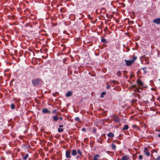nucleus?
Listing matches in <instances>:
<instances>
[{"mask_svg":"<svg viewBox=\"0 0 160 160\" xmlns=\"http://www.w3.org/2000/svg\"><path fill=\"white\" fill-rule=\"evenodd\" d=\"M137 57L136 56H133L132 58L129 60H125L124 61L125 62V64L127 66H131L133 63L136 60Z\"/></svg>","mask_w":160,"mask_h":160,"instance_id":"f257e3e1","label":"nucleus"},{"mask_svg":"<svg viewBox=\"0 0 160 160\" xmlns=\"http://www.w3.org/2000/svg\"><path fill=\"white\" fill-rule=\"evenodd\" d=\"M40 80V79L38 78L32 80V81L33 86H35V85H38Z\"/></svg>","mask_w":160,"mask_h":160,"instance_id":"f03ea898","label":"nucleus"},{"mask_svg":"<svg viewBox=\"0 0 160 160\" xmlns=\"http://www.w3.org/2000/svg\"><path fill=\"white\" fill-rule=\"evenodd\" d=\"M153 22L156 23L157 24H159L160 23V18H156L153 20Z\"/></svg>","mask_w":160,"mask_h":160,"instance_id":"7ed1b4c3","label":"nucleus"},{"mask_svg":"<svg viewBox=\"0 0 160 160\" xmlns=\"http://www.w3.org/2000/svg\"><path fill=\"white\" fill-rule=\"evenodd\" d=\"M144 154L147 156H149L150 155V153L148 151V148L146 147L144 148Z\"/></svg>","mask_w":160,"mask_h":160,"instance_id":"20e7f679","label":"nucleus"},{"mask_svg":"<svg viewBox=\"0 0 160 160\" xmlns=\"http://www.w3.org/2000/svg\"><path fill=\"white\" fill-rule=\"evenodd\" d=\"M114 116L115 117L113 119L114 121L117 123H119L120 122V119L118 117H116V115H114Z\"/></svg>","mask_w":160,"mask_h":160,"instance_id":"39448f33","label":"nucleus"},{"mask_svg":"<svg viewBox=\"0 0 160 160\" xmlns=\"http://www.w3.org/2000/svg\"><path fill=\"white\" fill-rule=\"evenodd\" d=\"M42 112L44 113H50V112L47 108H44L42 111Z\"/></svg>","mask_w":160,"mask_h":160,"instance_id":"423d86ee","label":"nucleus"},{"mask_svg":"<svg viewBox=\"0 0 160 160\" xmlns=\"http://www.w3.org/2000/svg\"><path fill=\"white\" fill-rule=\"evenodd\" d=\"M137 82L138 85L140 86H142L144 84V83L143 82H142L139 79L137 80Z\"/></svg>","mask_w":160,"mask_h":160,"instance_id":"0eeeda50","label":"nucleus"},{"mask_svg":"<svg viewBox=\"0 0 160 160\" xmlns=\"http://www.w3.org/2000/svg\"><path fill=\"white\" fill-rule=\"evenodd\" d=\"M66 157L67 158H71V156L70 155V152L68 151H67L66 152Z\"/></svg>","mask_w":160,"mask_h":160,"instance_id":"6e6552de","label":"nucleus"},{"mask_svg":"<svg viewBox=\"0 0 160 160\" xmlns=\"http://www.w3.org/2000/svg\"><path fill=\"white\" fill-rule=\"evenodd\" d=\"M53 119V121L56 122L59 119V118L57 115H54L52 117Z\"/></svg>","mask_w":160,"mask_h":160,"instance_id":"1a4fd4ad","label":"nucleus"},{"mask_svg":"<svg viewBox=\"0 0 160 160\" xmlns=\"http://www.w3.org/2000/svg\"><path fill=\"white\" fill-rule=\"evenodd\" d=\"M100 158V156L98 154H96L93 157V160H99V158Z\"/></svg>","mask_w":160,"mask_h":160,"instance_id":"9d476101","label":"nucleus"},{"mask_svg":"<svg viewBox=\"0 0 160 160\" xmlns=\"http://www.w3.org/2000/svg\"><path fill=\"white\" fill-rule=\"evenodd\" d=\"M72 92L71 91H68L66 94V96L67 97H69L72 95Z\"/></svg>","mask_w":160,"mask_h":160,"instance_id":"9b49d317","label":"nucleus"},{"mask_svg":"<svg viewBox=\"0 0 160 160\" xmlns=\"http://www.w3.org/2000/svg\"><path fill=\"white\" fill-rule=\"evenodd\" d=\"M107 136L109 137L112 138L114 137V134L112 132H110L108 134Z\"/></svg>","mask_w":160,"mask_h":160,"instance_id":"f8f14e48","label":"nucleus"},{"mask_svg":"<svg viewBox=\"0 0 160 160\" xmlns=\"http://www.w3.org/2000/svg\"><path fill=\"white\" fill-rule=\"evenodd\" d=\"M101 12L103 14H105L106 11V9L104 8H102L101 9Z\"/></svg>","mask_w":160,"mask_h":160,"instance_id":"ddd939ff","label":"nucleus"},{"mask_svg":"<svg viewBox=\"0 0 160 160\" xmlns=\"http://www.w3.org/2000/svg\"><path fill=\"white\" fill-rule=\"evenodd\" d=\"M29 157V154L28 153L25 154L24 156H23L22 159L24 160H26Z\"/></svg>","mask_w":160,"mask_h":160,"instance_id":"4468645a","label":"nucleus"},{"mask_svg":"<svg viewBox=\"0 0 160 160\" xmlns=\"http://www.w3.org/2000/svg\"><path fill=\"white\" fill-rule=\"evenodd\" d=\"M147 68L146 67H144L143 68H142L141 69L142 70L144 71V74H145V73L148 72V71L147 70Z\"/></svg>","mask_w":160,"mask_h":160,"instance_id":"2eb2a0df","label":"nucleus"},{"mask_svg":"<svg viewBox=\"0 0 160 160\" xmlns=\"http://www.w3.org/2000/svg\"><path fill=\"white\" fill-rule=\"evenodd\" d=\"M129 128V126L128 125H124V127L122 129V130L124 131V130H128Z\"/></svg>","mask_w":160,"mask_h":160,"instance_id":"dca6fc26","label":"nucleus"},{"mask_svg":"<svg viewBox=\"0 0 160 160\" xmlns=\"http://www.w3.org/2000/svg\"><path fill=\"white\" fill-rule=\"evenodd\" d=\"M128 158L127 156H124L122 157L121 160H128Z\"/></svg>","mask_w":160,"mask_h":160,"instance_id":"f3484780","label":"nucleus"},{"mask_svg":"<svg viewBox=\"0 0 160 160\" xmlns=\"http://www.w3.org/2000/svg\"><path fill=\"white\" fill-rule=\"evenodd\" d=\"M30 17L31 19H35L36 18V16L35 15L32 14H31Z\"/></svg>","mask_w":160,"mask_h":160,"instance_id":"a211bd4d","label":"nucleus"},{"mask_svg":"<svg viewBox=\"0 0 160 160\" xmlns=\"http://www.w3.org/2000/svg\"><path fill=\"white\" fill-rule=\"evenodd\" d=\"M122 74V72L120 70L118 71L116 73L118 77H120Z\"/></svg>","mask_w":160,"mask_h":160,"instance_id":"6ab92c4d","label":"nucleus"},{"mask_svg":"<svg viewBox=\"0 0 160 160\" xmlns=\"http://www.w3.org/2000/svg\"><path fill=\"white\" fill-rule=\"evenodd\" d=\"M77 153V152L75 150H73L72 152V154L73 156H75Z\"/></svg>","mask_w":160,"mask_h":160,"instance_id":"aec40b11","label":"nucleus"},{"mask_svg":"<svg viewBox=\"0 0 160 160\" xmlns=\"http://www.w3.org/2000/svg\"><path fill=\"white\" fill-rule=\"evenodd\" d=\"M11 108L12 109H14L15 108V106L14 104L12 103L11 105Z\"/></svg>","mask_w":160,"mask_h":160,"instance_id":"412c9836","label":"nucleus"},{"mask_svg":"<svg viewBox=\"0 0 160 160\" xmlns=\"http://www.w3.org/2000/svg\"><path fill=\"white\" fill-rule=\"evenodd\" d=\"M132 127L133 128H136L137 130H139V128L138 126L136 124H133L132 125Z\"/></svg>","mask_w":160,"mask_h":160,"instance_id":"4be33fe9","label":"nucleus"},{"mask_svg":"<svg viewBox=\"0 0 160 160\" xmlns=\"http://www.w3.org/2000/svg\"><path fill=\"white\" fill-rule=\"evenodd\" d=\"M113 142H114L115 143L118 144H121V142L118 141L117 140H113Z\"/></svg>","mask_w":160,"mask_h":160,"instance_id":"5701e85b","label":"nucleus"},{"mask_svg":"<svg viewBox=\"0 0 160 160\" xmlns=\"http://www.w3.org/2000/svg\"><path fill=\"white\" fill-rule=\"evenodd\" d=\"M77 151H78V153L79 154V155L80 156H82V152H81V150L80 149H78V150H77Z\"/></svg>","mask_w":160,"mask_h":160,"instance_id":"b1692460","label":"nucleus"},{"mask_svg":"<svg viewBox=\"0 0 160 160\" xmlns=\"http://www.w3.org/2000/svg\"><path fill=\"white\" fill-rule=\"evenodd\" d=\"M112 148L113 150H115L116 149V145L113 143L112 144Z\"/></svg>","mask_w":160,"mask_h":160,"instance_id":"393cba45","label":"nucleus"},{"mask_svg":"<svg viewBox=\"0 0 160 160\" xmlns=\"http://www.w3.org/2000/svg\"><path fill=\"white\" fill-rule=\"evenodd\" d=\"M63 129L62 128H59L58 129V132H63Z\"/></svg>","mask_w":160,"mask_h":160,"instance_id":"a878e982","label":"nucleus"},{"mask_svg":"<svg viewBox=\"0 0 160 160\" xmlns=\"http://www.w3.org/2000/svg\"><path fill=\"white\" fill-rule=\"evenodd\" d=\"M88 17V18L90 19H92L93 18V17L92 16H91L90 14H88L87 16Z\"/></svg>","mask_w":160,"mask_h":160,"instance_id":"bb28decb","label":"nucleus"},{"mask_svg":"<svg viewBox=\"0 0 160 160\" xmlns=\"http://www.w3.org/2000/svg\"><path fill=\"white\" fill-rule=\"evenodd\" d=\"M135 92H138L140 93L141 92V91L139 90V88H136L134 90Z\"/></svg>","mask_w":160,"mask_h":160,"instance_id":"cd10ccee","label":"nucleus"},{"mask_svg":"<svg viewBox=\"0 0 160 160\" xmlns=\"http://www.w3.org/2000/svg\"><path fill=\"white\" fill-rule=\"evenodd\" d=\"M88 139H89L88 138H85L84 139V141L86 143H88Z\"/></svg>","mask_w":160,"mask_h":160,"instance_id":"c85d7f7f","label":"nucleus"},{"mask_svg":"<svg viewBox=\"0 0 160 160\" xmlns=\"http://www.w3.org/2000/svg\"><path fill=\"white\" fill-rule=\"evenodd\" d=\"M106 92H102L101 93V98H103V95H105V94H106Z\"/></svg>","mask_w":160,"mask_h":160,"instance_id":"c756f323","label":"nucleus"},{"mask_svg":"<svg viewBox=\"0 0 160 160\" xmlns=\"http://www.w3.org/2000/svg\"><path fill=\"white\" fill-rule=\"evenodd\" d=\"M101 41L102 42H106V39L103 38H102L101 39Z\"/></svg>","mask_w":160,"mask_h":160,"instance_id":"7c9ffc66","label":"nucleus"},{"mask_svg":"<svg viewBox=\"0 0 160 160\" xmlns=\"http://www.w3.org/2000/svg\"><path fill=\"white\" fill-rule=\"evenodd\" d=\"M143 158V156L141 155H140L138 156V159L140 160H141Z\"/></svg>","mask_w":160,"mask_h":160,"instance_id":"2f4dec72","label":"nucleus"},{"mask_svg":"<svg viewBox=\"0 0 160 160\" xmlns=\"http://www.w3.org/2000/svg\"><path fill=\"white\" fill-rule=\"evenodd\" d=\"M123 74L125 76V77H126V74H127V72L126 71H123Z\"/></svg>","mask_w":160,"mask_h":160,"instance_id":"473e14b6","label":"nucleus"},{"mask_svg":"<svg viewBox=\"0 0 160 160\" xmlns=\"http://www.w3.org/2000/svg\"><path fill=\"white\" fill-rule=\"evenodd\" d=\"M67 58H64L63 59V62L64 63H66L67 62H66V61L67 60Z\"/></svg>","mask_w":160,"mask_h":160,"instance_id":"72a5a7b5","label":"nucleus"},{"mask_svg":"<svg viewBox=\"0 0 160 160\" xmlns=\"http://www.w3.org/2000/svg\"><path fill=\"white\" fill-rule=\"evenodd\" d=\"M75 120L79 121V118L78 117H76L75 119Z\"/></svg>","mask_w":160,"mask_h":160,"instance_id":"f704fd0d","label":"nucleus"},{"mask_svg":"<svg viewBox=\"0 0 160 160\" xmlns=\"http://www.w3.org/2000/svg\"><path fill=\"white\" fill-rule=\"evenodd\" d=\"M97 18H96V19H95V21H94V22H92V21H91V22L92 23H95L97 21Z\"/></svg>","mask_w":160,"mask_h":160,"instance_id":"c9c22d12","label":"nucleus"},{"mask_svg":"<svg viewBox=\"0 0 160 160\" xmlns=\"http://www.w3.org/2000/svg\"><path fill=\"white\" fill-rule=\"evenodd\" d=\"M27 54H28L29 55H30V53L28 52H25V55H26Z\"/></svg>","mask_w":160,"mask_h":160,"instance_id":"e433bc0d","label":"nucleus"},{"mask_svg":"<svg viewBox=\"0 0 160 160\" xmlns=\"http://www.w3.org/2000/svg\"><path fill=\"white\" fill-rule=\"evenodd\" d=\"M156 160H160V156H158L156 158Z\"/></svg>","mask_w":160,"mask_h":160,"instance_id":"4c0bfd02","label":"nucleus"},{"mask_svg":"<svg viewBox=\"0 0 160 160\" xmlns=\"http://www.w3.org/2000/svg\"><path fill=\"white\" fill-rule=\"evenodd\" d=\"M59 119L61 121H62L63 119V118L62 117H59Z\"/></svg>","mask_w":160,"mask_h":160,"instance_id":"58836bf2","label":"nucleus"},{"mask_svg":"<svg viewBox=\"0 0 160 160\" xmlns=\"http://www.w3.org/2000/svg\"><path fill=\"white\" fill-rule=\"evenodd\" d=\"M111 86L109 85H108V86H107L106 87V89H109V88H110Z\"/></svg>","mask_w":160,"mask_h":160,"instance_id":"ea45409f","label":"nucleus"},{"mask_svg":"<svg viewBox=\"0 0 160 160\" xmlns=\"http://www.w3.org/2000/svg\"><path fill=\"white\" fill-rule=\"evenodd\" d=\"M82 130L83 132H85L86 131V129L85 128H82Z\"/></svg>","mask_w":160,"mask_h":160,"instance_id":"a19ab883","label":"nucleus"},{"mask_svg":"<svg viewBox=\"0 0 160 160\" xmlns=\"http://www.w3.org/2000/svg\"><path fill=\"white\" fill-rule=\"evenodd\" d=\"M63 127V125H59V127L60 128H62Z\"/></svg>","mask_w":160,"mask_h":160,"instance_id":"79ce46f5","label":"nucleus"},{"mask_svg":"<svg viewBox=\"0 0 160 160\" xmlns=\"http://www.w3.org/2000/svg\"><path fill=\"white\" fill-rule=\"evenodd\" d=\"M132 87L134 88H136V87H137V86L136 85H132Z\"/></svg>","mask_w":160,"mask_h":160,"instance_id":"37998d69","label":"nucleus"},{"mask_svg":"<svg viewBox=\"0 0 160 160\" xmlns=\"http://www.w3.org/2000/svg\"><path fill=\"white\" fill-rule=\"evenodd\" d=\"M57 111V110L56 109H55L53 111H52V112L53 113H55V112H56V111Z\"/></svg>","mask_w":160,"mask_h":160,"instance_id":"c03bdc74","label":"nucleus"},{"mask_svg":"<svg viewBox=\"0 0 160 160\" xmlns=\"http://www.w3.org/2000/svg\"><path fill=\"white\" fill-rule=\"evenodd\" d=\"M93 132H96V129L95 128H93Z\"/></svg>","mask_w":160,"mask_h":160,"instance_id":"a18cd8bd","label":"nucleus"},{"mask_svg":"<svg viewBox=\"0 0 160 160\" xmlns=\"http://www.w3.org/2000/svg\"><path fill=\"white\" fill-rule=\"evenodd\" d=\"M130 22L131 23H132V24H133L134 23V22L133 21H131Z\"/></svg>","mask_w":160,"mask_h":160,"instance_id":"49530a36","label":"nucleus"},{"mask_svg":"<svg viewBox=\"0 0 160 160\" xmlns=\"http://www.w3.org/2000/svg\"><path fill=\"white\" fill-rule=\"evenodd\" d=\"M140 72V71L139 70L137 72V74H139Z\"/></svg>","mask_w":160,"mask_h":160,"instance_id":"de8ad7c7","label":"nucleus"},{"mask_svg":"<svg viewBox=\"0 0 160 160\" xmlns=\"http://www.w3.org/2000/svg\"><path fill=\"white\" fill-rule=\"evenodd\" d=\"M137 95L138 96V98H140V95H139V94H137Z\"/></svg>","mask_w":160,"mask_h":160,"instance_id":"09e8293b","label":"nucleus"},{"mask_svg":"<svg viewBox=\"0 0 160 160\" xmlns=\"http://www.w3.org/2000/svg\"><path fill=\"white\" fill-rule=\"evenodd\" d=\"M112 82H118L117 81H112Z\"/></svg>","mask_w":160,"mask_h":160,"instance_id":"8fccbe9b","label":"nucleus"},{"mask_svg":"<svg viewBox=\"0 0 160 160\" xmlns=\"http://www.w3.org/2000/svg\"><path fill=\"white\" fill-rule=\"evenodd\" d=\"M158 137L160 138V133L158 135Z\"/></svg>","mask_w":160,"mask_h":160,"instance_id":"3c124183","label":"nucleus"},{"mask_svg":"<svg viewBox=\"0 0 160 160\" xmlns=\"http://www.w3.org/2000/svg\"><path fill=\"white\" fill-rule=\"evenodd\" d=\"M102 136H105V134H103L102 135Z\"/></svg>","mask_w":160,"mask_h":160,"instance_id":"603ef678","label":"nucleus"},{"mask_svg":"<svg viewBox=\"0 0 160 160\" xmlns=\"http://www.w3.org/2000/svg\"><path fill=\"white\" fill-rule=\"evenodd\" d=\"M81 145H83V143H82H82H81Z\"/></svg>","mask_w":160,"mask_h":160,"instance_id":"864d4df0","label":"nucleus"},{"mask_svg":"<svg viewBox=\"0 0 160 160\" xmlns=\"http://www.w3.org/2000/svg\"><path fill=\"white\" fill-rule=\"evenodd\" d=\"M65 49V48H63V49L62 50H64Z\"/></svg>","mask_w":160,"mask_h":160,"instance_id":"5fc2aeb1","label":"nucleus"},{"mask_svg":"<svg viewBox=\"0 0 160 160\" xmlns=\"http://www.w3.org/2000/svg\"><path fill=\"white\" fill-rule=\"evenodd\" d=\"M79 157V156H77V158H78Z\"/></svg>","mask_w":160,"mask_h":160,"instance_id":"6e6d98bb","label":"nucleus"},{"mask_svg":"<svg viewBox=\"0 0 160 160\" xmlns=\"http://www.w3.org/2000/svg\"><path fill=\"white\" fill-rule=\"evenodd\" d=\"M106 16L108 18V15H107V14H106Z\"/></svg>","mask_w":160,"mask_h":160,"instance_id":"4d7b16f0","label":"nucleus"},{"mask_svg":"<svg viewBox=\"0 0 160 160\" xmlns=\"http://www.w3.org/2000/svg\"><path fill=\"white\" fill-rule=\"evenodd\" d=\"M30 147V145H28V147Z\"/></svg>","mask_w":160,"mask_h":160,"instance_id":"13d9d810","label":"nucleus"},{"mask_svg":"<svg viewBox=\"0 0 160 160\" xmlns=\"http://www.w3.org/2000/svg\"><path fill=\"white\" fill-rule=\"evenodd\" d=\"M158 80L160 81V79H158Z\"/></svg>","mask_w":160,"mask_h":160,"instance_id":"bf43d9fd","label":"nucleus"},{"mask_svg":"<svg viewBox=\"0 0 160 160\" xmlns=\"http://www.w3.org/2000/svg\"><path fill=\"white\" fill-rule=\"evenodd\" d=\"M80 14H81V15H82V14L81 13H80Z\"/></svg>","mask_w":160,"mask_h":160,"instance_id":"052dcab7","label":"nucleus"},{"mask_svg":"<svg viewBox=\"0 0 160 160\" xmlns=\"http://www.w3.org/2000/svg\"><path fill=\"white\" fill-rule=\"evenodd\" d=\"M30 160V158H29V160Z\"/></svg>","mask_w":160,"mask_h":160,"instance_id":"680f3d73","label":"nucleus"}]
</instances>
